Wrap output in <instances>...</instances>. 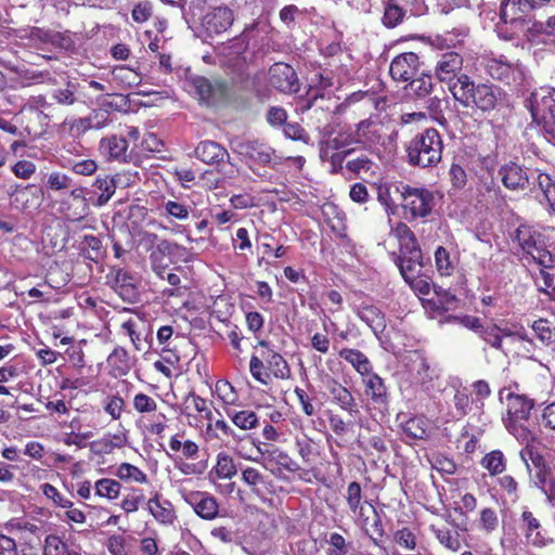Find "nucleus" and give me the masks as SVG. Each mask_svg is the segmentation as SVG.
<instances>
[{
  "label": "nucleus",
  "mask_w": 555,
  "mask_h": 555,
  "mask_svg": "<svg viewBox=\"0 0 555 555\" xmlns=\"http://www.w3.org/2000/svg\"><path fill=\"white\" fill-rule=\"evenodd\" d=\"M451 94L465 108L475 107L489 113L495 109L501 101L502 91L493 85H476L469 76L463 74L452 85Z\"/></svg>",
  "instance_id": "obj_1"
},
{
  "label": "nucleus",
  "mask_w": 555,
  "mask_h": 555,
  "mask_svg": "<svg viewBox=\"0 0 555 555\" xmlns=\"http://www.w3.org/2000/svg\"><path fill=\"white\" fill-rule=\"evenodd\" d=\"M443 140L436 128H426L406 144V159L422 169L436 167L442 159Z\"/></svg>",
  "instance_id": "obj_2"
},
{
  "label": "nucleus",
  "mask_w": 555,
  "mask_h": 555,
  "mask_svg": "<svg viewBox=\"0 0 555 555\" xmlns=\"http://www.w3.org/2000/svg\"><path fill=\"white\" fill-rule=\"evenodd\" d=\"M395 191L400 195L401 206L413 219L429 216L435 206L434 193L424 188L411 186L405 183L395 185Z\"/></svg>",
  "instance_id": "obj_3"
},
{
  "label": "nucleus",
  "mask_w": 555,
  "mask_h": 555,
  "mask_svg": "<svg viewBox=\"0 0 555 555\" xmlns=\"http://www.w3.org/2000/svg\"><path fill=\"white\" fill-rule=\"evenodd\" d=\"M526 107L532 119L550 135L548 140H555V96L546 90L533 92L527 100Z\"/></svg>",
  "instance_id": "obj_4"
},
{
  "label": "nucleus",
  "mask_w": 555,
  "mask_h": 555,
  "mask_svg": "<svg viewBox=\"0 0 555 555\" xmlns=\"http://www.w3.org/2000/svg\"><path fill=\"white\" fill-rule=\"evenodd\" d=\"M514 237L522 251L542 268H551L553 266V256L546 249L542 234L532 227L519 225L515 231Z\"/></svg>",
  "instance_id": "obj_5"
},
{
  "label": "nucleus",
  "mask_w": 555,
  "mask_h": 555,
  "mask_svg": "<svg viewBox=\"0 0 555 555\" xmlns=\"http://www.w3.org/2000/svg\"><path fill=\"white\" fill-rule=\"evenodd\" d=\"M234 151L255 164L268 165L270 167H275L281 164V159L275 155V151L258 141L238 142Z\"/></svg>",
  "instance_id": "obj_6"
},
{
  "label": "nucleus",
  "mask_w": 555,
  "mask_h": 555,
  "mask_svg": "<svg viewBox=\"0 0 555 555\" xmlns=\"http://www.w3.org/2000/svg\"><path fill=\"white\" fill-rule=\"evenodd\" d=\"M269 82L283 93H296L299 90L297 74L286 63H275L270 67Z\"/></svg>",
  "instance_id": "obj_7"
},
{
  "label": "nucleus",
  "mask_w": 555,
  "mask_h": 555,
  "mask_svg": "<svg viewBox=\"0 0 555 555\" xmlns=\"http://www.w3.org/2000/svg\"><path fill=\"white\" fill-rule=\"evenodd\" d=\"M463 57L456 52L443 53L437 62L435 74L441 82L448 83L451 92L452 85L456 81L462 72Z\"/></svg>",
  "instance_id": "obj_8"
},
{
  "label": "nucleus",
  "mask_w": 555,
  "mask_h": 555,
  "mask_svg": "<svg viewBox=\"0 0 555 555\" xmlns=\"http://www.w3.org/2000/svg\"><path fill=\"white\" fill-rule=\"evenodd\" d=\"M418 56L414 52L397 55L390 63L389 73L393 80L409 82L418 72Z\"/></svg>",
  "instance_id": "obj_9"
},
{
  "label": "nucleus",
  "mask_w": 555,
  "mask_h": 555,
  "mask_svg": "<svg viewBox=\"0 0 555 555\" xmlns=\"http://www.w3.org/2000/svg\"><path fill=\"white\" fill-rule=\"evenodd\" d=\"M550 0H502L500 17L504 23H514L535 9L547 4Z\"/></svg>",
  "instance_id": "obj_10"
},
{
  "label": "nucleus",
  "mask_w": 555,
  "mask_h": 555,
  "mask_svg": "<svg viewBox=\"0 0 555 555\" xmlns=\"http://www.w3.org/2000/svg\"><path fill=\"white\" fill-rule=\"evenodd\" d=\"M498 173L503 185L511 191H525L531 184L528 169L514 162L501 166Z\"/></svg>",
  "instance_id": "obj_11"
},
{
  "label": "nucleus",
  "mask_w": 555,
  "mask_h": 555,
  "mask_svg": "<svg viewBox=\"0 0 555 555\" xmlns=\"http://www.w3.org/2000/svg\"><path fill=\"white\" fill-rule=\"evenodd\" d=\"M234 15L227 7H216L203 18V26L209 35L227 31L233 24Z\"/></svg>",
  "instance_id": "obj_12"
},
{
  "label": "nucleus",
  "mask_w": 555,
  "mask_h": 555,
  "mask_svg": "<svg viewBox=\"0 0 555 555\" xmlns=\"http://www.w3.org/2000/svg\"><path fill=\"white\" fill-rule=\"evenodd\" d=\"M186 501L203 519L211 520L216 518L219 513V505L216 499L207 492H191L186 496Z\"/></svg>",
  "instance_id": "obj_13"
},
{
  "label": "nucleus",
  "mask_w": 555,
  "mask_h": 555,
  "mask_svg": "<svg viewBox=\"0 0 555 555\" xmlns=\"http://www.w3.org/2000/svg\"><path fill=\"white\" fill-rule=\"evenodd\" d=\"M194 87L201 100L208 104H215L223 100L228 93V87L224 82H211L204 77L194 79Z\"/></svg>",
  "instance_id": "obj_14"
},
{
  "label": "nucleus",
  "mask_w": 555,
  "mask_h": 555,
  "mask_svg": "<svg viewBox=\"0 0 555 555\" xmlns=\"http://www.w3.org/2000/svg\"><path fill=\"white\" fill-rule=\"evenodd\" d=\"M196 157L209 165H219L229 159L228 151L215 141H203L194 151Z\"/></svg>",
  "instance_id": "obj_15"
},
{
  "label": "nucleus",
  "mask_w": 555,
  "mask_h": 555,
  "mask_svg": "<svg viewBox=\"0 0 555 555\" xmlns=\"http://www.w3.org/2000/svg\"><path fill=\"white\" fill-rule=\"evenodd\" d=\"M519 527L529 544L538 547L546 544V541L540 531L541 524L530 511H524L521 513Z\"/></svg>",
  "instance_id": "obj_16"
},
{
  "label": "nucleus",
  "mask_w": 555,
  "mask_h": 555,
  "mask_svg": "<svg viewBox=\"0 0 555 555\" xmlns=\"http://www.w3.org/2000/svg\"><path fill=\"white\" fill-rule=\"evenodd\" d=\"M259 345L267 350L261 352V358L266 360L268 369L274 377L280 379L288 378L291 369L285 359L274 350L270 349L268 343L264 340L259 341Z\"/></svg>",
  "instance_id": "obj_17"
},
{
  "label": "nucleus",
  "mask_w": 555,
  "mask_h": 555,
  "mask_svg": "<svg viewBox=\"0 0 555 555\" xmlns=\"http://www.w3.org/2000/svg\"><path fill=\"white\" fill-rule=\"evenodd\" d=\"M507 416L504 420L528 421L533 401L525 396L509 393L507 397Z\"/></svg>",
  "instance_id": "obj_18"
},
{
  "label": "nucleus",
  "mask_w": 555,
  "mask_h": 555,
  "mask_svg": "<svg viewBox=\"0 0 555 555\" xmlns=\"http://www.w3.org/2000/svg\"><path fill=\"white\" fill-rule=\"evenodd\" d=\"M357 315L365 322L375 334L382 333L386 328L385 314L374 305L361 304L357 308Z\"/></svg>",
  "instance_id": "obj_19"
},
{
  "label": "nucleus",
  "mask_w": 555,
  "mask_h": 555,
  "mask_svg": "<svg viewBox=\"0 0 555 555\" xmlns=\"http://www.w3.org/2000/svg\"><path fill=\"white\" fill-rule=\"evenodd\" d=\"M326 389L331 393L333 401L339 404L343 410L351 414L358 412L352 393L337 380L330 379Z\"/></svg>",
  "instance_id": "obj_20"
},
{
  "label": "nucleus",
  "mask_w": 555,
  "mask_h": 555,
  "mask_svg": "<svg viewBox=\"0 0 555 555\" xmlns=\"http://www.w3.org/2000/svg\"><path fill=\"white\" fill-rule=\"evenodd\" d=\"M488 73L493 79L508 86L516 82L517 77L520 75V70L517 67L496 60H492L489 63Z\"/></svg>",
  "instance_id": "obj_21"
},
{
  "label": "nucleus",
  "mask_w": 555,
  "mask_h": 555,
  "mask_svg": "<svg viewBox=\"0 0 555 555\" xmlns=\"http://www.w3.org/2000/svg\"><path fill=\"white\" fill-rule=\"evenodd\" d=\"M434 88L433 77L424 73L411 79L405 87L408 94L417 100H424L431 95Z\"/></svg>",
  "instance_id": "obj_22"
},
{
  "label": "nucleus",
  "mask_w": 555,
  "mask_h": 555,
  "mask_svg": "<svg viewBox=\"0 0 555 555\" xmlns=\"http://www.w3.org/2000/svg\"><path fill=\"white\" fill-rule=\"evenodd\" d=\"M395 262L406 283H413L416 278L422 276L423 257H395Z\"/></svg>",
  "instance_id": "obj_23"
},
{
  "label": "nucleus",
  "mask_w": 555,
  "mask_h": 555,
  "mask_svg": "<svg viewBox=\"0 0 555 555\" xmlns=\"http://www.w3.org/2000/svg\"><path fill=\"white\" fill-rule=\"evenodd\" d=\"M107 365L113 376H125L130 371V360L127 350L122 347H116L107 357Z\"/></svg>",
  "instance_id": "obj_24"
},
{
  "label": "nucleus",
  "mask_w": 555,
  "mask_h": 555,
  "mask_svg": "<svg viewBox=\"0 0 555 555\" xmlns=\"http://www.w3.org/2000/svg\"><path fill=\"white\" fill-rule=\"evenodd\" d=\"M111 283L113 288L120 294V296H130L135 286V279L128 271L124 269H116L112 272Z\"/></svg>",
  "instance_id": "obj_25"
},
{
  "label": "nucleus",
  "mask_w": 555,
  "mask_h": 555,
  "mask_svg": "<svg viewBox=\"0 0 555 555\" xmlns=\"http://www.w3.org/2000/svg\"><path fill=\"white\" fill-rule=\"evenodd\" d=\"M147 505L149 511L156 520L165 525H170L173 522L176 515L170 502H160L158 495H155L149 501Z\"/></svg>",
  "instance_id": "obj_26"
},
{
  "label": "nucleus",
  "mask_w": 555,
  "mask_h": 555,
  "mask_svg": "<svg viewBox=\"0 0 555 555\" xmlns=\"http://www.w3.org/2000/svg\"><path fill=\"white\" fill-rule=\"evenodd\" d=\"M339 357L349 362L361 375H370L372 365L367 357L357 349L345 348Z\"/></svg>",
  "instance_id": "obj_27"
},
{
  "label": "nucleus",
  "mask_w": 555,
  "mask_h": 555,
  "mask_svg": "<svg viewBox=\"0 0 555 555\" xmlns=\"http://www.w3.org/2000/svg\"><path fill=\"white\" fill-rule=\"evenodd\" d=\"M503 421L508 433L512 434L520 443L526 444V450L529 449L530 443L535 440V434L526 425L527 421Z\"/></svg>",
  "instance_id": "obj_28"
},
{
  "label": "nucleus",
  "mask_w": 555,
  "mask_h": 555,
  "mask_svg": "<svg viewBox=\"0 0 555 555\" xmlns=\"http://www.w3.org/2000/svg\"><path fill=\"white\" fill-rule=\"evenodd\" d=\"M120 179L121 178L118 175L117 176H113V177H109V176L101 177V176H99L95 179L93 186L102 192L99 195V197H98V205L99 206H103L104 204H106L112 198V196L114 195Z\"/></svg>",
  "instance_id": "obj_29"
},
{
  "label": "nucleus",
  "mask_w": 555,
  "mask_h": 555,
  "mask_svg": "<svg viewBox=\"0 0 555 555\" xmlns=\"http://www.w3.org/2000/svg\"><path fill=\"white\" fill-rule=\"evenodd\" d=\"M78 87L76 81L67 80L64 87L56 88L52 91V99L62 106H70L78 102Z\"/></svg>",
  "instance_id": "obj_30"
},
{
  "label": "nucleus",
  "mask_w": 555,
  "mask_h": 555,
  "mask_svg": "<svg viewBox=\"0 0 555 555\" xmlns=\"http://www.w3.org/2000/svg\"><path fill=\"white\" fill-rule=\"evenodd\" d=\"M236 473L237 467L233 459L225 453H219L217 456V463L210 474H215L221 479H231L236 475Z\"/></svg>",
  "instance_id": "obj_31"
},
{
  "label": "nucleus",
  "mask_w": 555,
  "mask_h": 555,
  "mask_svg": "<svg viewBox=\"0 0 555 555\" xmlns=\"http://www.w3.org/2000/svg\"><path fill=\"white\" fill-rule=\"evenodd\" d=\"M228 415L231 417L233 424L241 429L248 430L258 426L259 420L254 411H233L228 412Z\"/></svg>",
  "instance_id": "obj_32"
},
{
  "label": "nucleus",
  "mask_w": 555,
  "mask_h": 555,
  "mask_svg": "<svg viewBox=\"0 0 555 555\" xmlns=\"http://www.w3.org/2000/svg\"><path fill=\"white\" fill-rule=\"evenodd\" d=\"M127 147V140L122 137L113 135L101 141V149L106 150L109 156L114 158L125 157Z\"/></svg>",
  "instance_id": "obj_33"
},
{
  "label": "nucleus",
  "mask_w": 555,
  "mask_h": 555,
  "mask_svg": "<svg viewBox=\"0 0 555 555\" xmlns=\"http://www.w3.org/2000/svg\"><path fill=\"white\" fill-rule=\"evenodd\" d=\"M426 107L427 109L429 111V113L431 114V116L441 125H443L446 122V118L443 116V111L448 107L449 105V99L448 96L443 95V96H439V95H434V96H428L426 98Z\"/></svg>",
  "instance_id": "obj_34"
},
{
  "label": "nucleus",
  "mask_w": 555,
  "mask_h": 555,
  "mask_svg": "<svg viewBox=\"0 0 555 555\" xmlns=\"http://www.w3.org/2000/svg\"><path fill=\"white\" fill-rule=\"evenodd\" d=\"M345 498L350 512L353 514L359 513L361 515L363 511V506L361 505L362 489L359 482L352 481L348 485Z\"/></svg>",
  "instance_id": "obj_35"
},
{
  "label": "nucleus",
  "mask_w": 555,
  "mask_h": 555,
  "mask_svg": "<svg viewBox=\"0 0 555 555\" xmlns=\"http://www.w3.org/2000/svg\"><path fill=\"white\" fill-rule=\"evenodd\" d=\"M375 164L367 156H360L348 160L346 168L358 177L371 176L374 173Z\"/></svg>",
  "instance_id": "obj_36"
},
{
  "label": "nucleus",
  "mask_w": 555,
  "mask_h": 555,
  "mask_svg": "<svg viewBox=\"0 0 555 555\" xmlns=\"http://www.w3.org/2000/svg\"><path fill=\"white\" fill-rule=\"evenodd\" d=\"M366 392L371 396L372 400L377 403H382L386 399V387L383 379L376 375L371 374L365 380Z\"/></svg>",
  "instance_id": "obj_37"
},
{
  "label": "nucleus",
  "mask_w": 555,
  "mask_h": 555,
  "mask_svg": "<svg viewBox=\"0 0 555 555\" xmlns=\"http://www.w3.org/2000/svg\"><path fill=\"white\" fill-rule=\"evenodd\" d=\"M481 464L491 475H499L505 469V459L499 450L486 454Z\"/></svg>",
  "instance_id": "obj_38"
},
{
  "label": "nucleus",
  "mask_w": 555,
  "mask_h": 555,
  "mask_svg": "<svg viewBox=\"0 0 555 555\" xmlns=\"http://www.w3.org/2000/svg\"><path fill=\"white\" fill-rule=\"evenodd\" d=\"M120 483L115 479L103 478L95 482V493L109 500L116 499L120 493Z\"/></svg>",
  "instance_id": "obj_39"
},
{
  "label": "nucleus",
  "mask_w": 555,
  "mask_h": 555,
  "mask_svg": "<svg viewBox=\"0 0 555 555\" xmlns=\"http://www.w3.org/2000/svg\"><path fill=\"white\" fill-rule=\"evenodd\" d=\"M375 127V122L370 119L361 120L357 125L356 141L360 143H374L378 139Z\"/></svg>",
  "instance_id": "obj_40"
},
{
  "label": "nucleus",
  "mask_w": 555,
  "mask_h": 555,
  "mask_svg": "<svg viewBox=\"0 0 555 555\" xmlns=\"http://www.w3.org/2000/svg\"><path fill=\"white\" fill-rule=\"evenodd\" d=\"M63 126L67 128L69 135L73 138H79L91 129L88 117L65 118Z\"/></svg>",
  "instance_id": "obj_41"
},
{
  "label": "nucleus",
  "mask_w": 555,
  "mask_h": 555,
  "mask_svg": "<svg viewBox=\"0 0 555 555\" xmlns=\"http://www.w3.org/2000/svg\"><path fill=\"white\" fill-rule=\"evenodd\" d=\"M403 431L412 439H425L427 436L426 422L417 417L410 418L403 425Z\"/></svg>",
  "instance_id": "obj_42"
},
{
  "label": "nucleus",
  "mask_w": 555,
  "mask_h": 555,
  "mask_svg": "<svg viewBox=\"0 0 555 555\" xmlns=\"http://www.w3.org/2000/svg\"><path fill=\"white\" fill-rule=\"evenodd\" d=\"M404 11L396 3H388L385 8L383 24L388 28H393L402 22Z\"/></svg>",
  "instance_id": "obj_43"
},
{
  "label": "nucleus",
  "mask_w": 555,
  "mask_h": 555,
  "mask_svg": "<svg viewBox=\"0 0 555 555\" xmlns=\"http://www.w3.org/2000/svg\"><path fill=\"white\" fill-rule=\"evenodd\" d=\"M437 540L444 545L447 548L456 552L461 547V543L457 534L452 535L448 528H435L431 527Z\"/></svg>",
  "instance_id": "obj_44"
},
{
  "label": "nucleus",
  "mask_w": 555,
  "mask_h": 555,
  "mask_svg": "<svg viewBox=\"0 0 555 555\" xmlns=\"http://www.w3.org/2000/svg\"><path fill=\"white\" fill-rule=\"evenodd\" d=\"M327 543L328 548L326 550V555H347L349 552L350 544L337 532L330 534Z\"/></svg>",
  "instance_id": "obj_45"
},
{
  "label": "nucleus",
  "mask_w": 555,
  "mask_h": 555,
  "mask_svg": "<svg viewBox=\"0 0 555 555\" xmlns=\"http://www.w3.org/2000/svg\"><path fill=\"white\" fill-rule=\"evenodd\" d=\"M117 476L122 480H134L141 483L146 481V475L137 466L129 463H122L118 467Z\"/></svg>",
  "instance_id": "obj_46"
},
{
  "label": "nucleus",
  "mask_w": 555,
  "mask_h": 555,
  "mask_svg": "<svg viewBox=\"0 0 555 555\" xmlns=\"http://www.w3.org/2000/svg\"><path fill=\"white\" fill-rule=\"evenodd\" d=\"M538 184L543 192L550 207L555 211V181L545 173H540Z\"/></svg>",
  "instance_id": "obj_47"
},
{
  "label": "nucleus",
  "mask_w": 555,
  "mask_h": 555,
  "mask_svg": "<svg viewBox=\"0 0 555 555\" xmlns=\"http://www.w3.org/2000/svg\"><path fill=\"white\" fill-rule=\"evenodd\" d=\"M133 408L140 414H150L157 410V403L152 397L139 392L133 398Z\"/></svg>",
  "instance_id": "obj_48"
},
{
  "label": "nucleus",
  "mask_w": 555,
  "mask_h": 555,
  "mask_svg": "<svg viewBox=\"0 0 555 555\" xmlns=\"http://www.w3.org/2000/svg\"><path fill=\"white\" fill-rule=\"evenodd\" d=\"M43 555H68L67 546L57 535H48L44 541Z\"/></svg>",
  "instance_id": "obj_49"
},
{
  "label": "nucleus",
  "mask_w": 555,
  "mask_h": 555,
  "mask_svg": "<svg viewBox=\"0 0 555 555\" xmlns=\"http://www.w3.org/2000/svg\"><path fill=\"white\" fill-rule=\"evenodd\" d=\"M532 330L543 344L550 345L555 340V333L551 330L548 322L544 319L534 321L532 323Z\"/></svg>",
  "instance_id": "obj_50"
},
{
  "label": "nucleus",
  "mask_w": 555,
  "mask_h": 555,
  "mask_svg": "<svg viewBox=\"0 0 555 555\" xmlns=\"http://www.w3.org/2000/svg\"><path fill=\"white\" fill-rule=\"evenodd\" d=\"M42 493L48 498L51 499L56 505L63 507V508H70L73 506L72 501L64 498L57 489L50 485V483H43L41 486Z\"/></svg>",
  "instance_id": "obj_51"
},
{
  "label": "nucleus",
  "mask_w": 555,
  "mask_h": 555,
  "mask_svg": "<svg viewBox=\"0 0 555 555\" xmlns=\"http://www.w3.org/2000/svg\"><path fill=\"white\" fill-rule=\"evenodd\" d=\"M269 456L280 466L285 468L288 472H297L299 469V465L288 456L283 451H280L278 449L269 452Z\"/></svg>",
  "instance_id": "obj_52"
},
{
  "label": "nucleus",
  "mask_w": 555,
  "mask_h": 555,
  "mask_svg": "<svg viewBox=\"0 0 555 555\" xmlns=\"http://www.w3.org/2000/svg\"><path fill=\"white\" fill-rule=\"evenodd\" d=\"M436 267L441 275H450L452 264L450 261L449 253L442 246H439L435 253Z\"/></svg>",
  "instance_id": "obj_53"
},
{
  "label": "nucleus",
  "mask_w": 555,
  "mask_h": 555,
  "mask_svg": "<svg viewBox=\"0 0 555 555\" xmlns=\"http://www.w3.org/2000/svg\"><path fill=\"white\" fill-rule=\"evenodd\" d=\"M500 327L496 325L487 326L481 331L480 337L495 349L502 348V337L500 335Z\"/></svg>",
  "instance_id": "obj_54"
},
{
  "label": "nucleus",
  "mask_w": 555,
  "mask_h": 555,
  "mask_svg": "<svg viewBox=\"0 0 555 555\" xmlns=\"http://www.w3.org/2000/svg\"><path fill=\"white\" fill-rule=\"evenodd\" d=\"M164 208L169 216H171L178 220L188 219L189 214H190L188 206H185L179 202H176V201L166 202L164 205Z\"/></svg>",
  "instance_id": "obj_55"
},
{
  "label": "nucleus",
  "mask_w": 555,
  "mask_h": 555,
  "mask_svg": "<svg viewBox=\"0 0 555 555\" xmlns=\"http://www.w3.org/2000/svg\"><path fill=\"white\" fill-rule=\"evenodd\" d=\"M153 13L152 4L149 1H142L134 5L131 16L137 23L146 22Z\"/></svg>",
  "instance_id": "obj_56"
},
{
  "label": "nucleus",
  "mask_w": 555,
  "mask_h": 555,
  "mask_svg": "<svg viewBox=\"0 0 555 555\" xmlns=\"http://www.w3.org/2000/svg\"><path fill=\"white\" fill-rule=\"evenodd\" d=\"M395 541L402 547L413 551L416 547V539L411 530L403 528L395 533Z\"/></svg>",
  "instance_id": "obj_57"
},
{
  "label": "nucleus",
  "mask_w": 555,
  "mask_h": 555,
  "mask_svg": "<svg viewBox=\"0 0 555 555\" xmlns=\"http://www.w3.org/2000/svg\"><path fill=\"white\" fill-rule=\"evenodd\" d=\"M263 367L264 365L262 360L257 356H253L249 363L250 374L258 382L262 384H268L269 374L263 372Z\"/></svg>",
  "instance_id": "obj_58"
},
{
  "label": "nucleus",
  "mask_w": 555,
  "mask_h": 555,
  "mask_svg": "<svg viewBox=\"0 0 555 555\" xmlns=\"http://www.w3.org/2000/svg\"><path fill=\"white\" fill-rule=\"evenodd\" d=\"M72 185V179L61 172H52L48 178V186L51 190L60 191L68 189Z\"/></svg>",
  "instance_id": "obj_59"
},
{
  "label": "nucleus",
  "mask_w": 555,
  "mask_h": 555,
  "mask_svg": "<svg viewBox=\"0 0 555 555\" xmlns=\"http://www.w3.org/2000/svg\"><path fill=\"white\" fill-rule=\"evenodd\" d=\"M0 555H25L18 550L14 539L0 533Z\"/></svg>",
  "instance_id": "obj_60"
},
{
  "label": "nucleus",
  "mask_w": 555,
  "mask_h": 555,
  "mask_svg": "<svg viewBox=\"0 0 555 555\" xmlns=\"http://www.w3.org/2000/svg\"><path fill=\"white\" fill-rule=\"evenodd\" d=\"M450 180L455 189H463L466 185L467 177L465 170L457 164H453L449 170Z\"/></svg>",
  "instance_id": "obj_61"
},
{
  "label": "nucleus",
  "mask_w": 555,
  "mask_h": 555,
  "mask_svg": "<svg viewBox=\"0 0 555 555\" xmlns=\"http://www.w3.org/2000/svg\"><path fill=\"white\" fill-rule=\"evenodd\" d=\"M85 244L87 247L88 258L95 260L102 255V242L93 235L85 236Z\"/></svg>",
  "instance_id": "obj_62"
},
{
  "label": "nucleus",
  "mask_w": 555,
  "mask_h": 555,
  "mask_svg": "<svg viewBox=\"0 0 555 555\" xmlns=\"http://www.w3.org/2000/svg\"><path fill=\"white\" fill-rule=\"evenodd\" d=\"M14 175L21 179H28L36 171V165L29 160H20L12 168Z\"/></svg>",
  "instance_id": "obj_63"
},
{
  "label": "nucleus",
  "mask_w": 555,
  "mask_h": 555,
  "mask_svg": "<svg viewBox=\"0 0 555 555\" xmlns=\"http://www.w3.org/2000/svg\"><path fill=\"white\" fill-rule=\"evenodd\" d=\"M480 522L487 532H492L498 527V516L492 508H483L480 514Z\"/></svg>",
  "instance_id": "obj_64"
}]
</instances>
